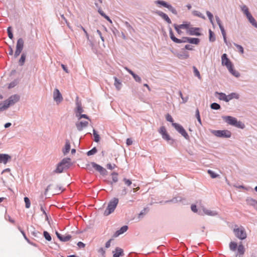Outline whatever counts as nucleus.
Masks as SVG:
<instances>
[{"label": "nucleus", "mask_w": 257, "mask_h": 257, "mask_svg": "<svg viewBox=\"0 0 257 257\" xmlns=\"http://www.w3.org/2000/svg\"><path fill=\"white\" fill-rule=\"evenodd\" d=\"M166 120L168 121H169L170 122H172V124L173 123H174V120H173V118H172V116L169 114V113H167L166 114Z\"/></svg>", "instance_id": "nucleus-54"}, {"label": "nucleus", "mask_w": 257, "mask_h": 257, "mask_svg": "<svg viewBox=\"0 0 257 257\" xmlns=\"http://www.w3.org/2000/svg\"><path fill=\"white\" fill-rule=\"evenodd\" d=\"M193 72H194L195 76H196L199 79H200L201 78V75H200V72L198 71V70L195 66H193Z\"/></svg>", "instance_id": "nucleus-50"}, {"label": "nucleus", "mask_w": 257, "mask_h": 257, "mask_svg": "<svg viewBox=\"0 0 257 257\" xmlns=\"http://www.w3.org/2000/svg\"><path fill=\"white\" fill-rule=\"evenodd\" d=\"M210 108L214 110H219L221 109V106L216 102H213L210 104Z\"/></svg>", "instance_id": "nucleus-37"}, {"label": "nucleus", "mask_w": 257, "mask_h": 257, "mask_svg": "<svg viewBox=\"0 0 257 257\" xmlns=\"http://www.w3.org/2000/svg\"><path fill=\"white\" fill-rule=\"evenodd\" d=\"M132 76L136 82L139 83L141 82L142 79L139 75H138L136 73H134Z\"/></svg>", "instance_id": "nucleus-52"}, {"label": "nucleus", "mask_w": 257, "mask_h": 257, "mask_svg": "<svg viewBox=\"0 0 257 257\" xmlns=\"http://www.w3.org/2000/svg\"><path fill=\"white\" fill-rule=\"evenodd\" d=\"M71 165L70 158H64L57 165L56 168L53 171V173H61L64 170L68 169Z\"/></svg>", "instance_id": "nucleus-1"}, {"label": "nucleus", "mask_w": 257, "mask_h": 257, "mask_svg": "<svg viewBox=\"0 0 257 257\" xmlns=\"http://www.w3.org/2000/svg\"><path fill=\"white\" fill-rule=\"evenodd\" d=\"M191 210L195 213L198 212V209L197 208V206L195 204H192L191 206Z\"/></svg>", "instance_id": "nucleus-62"}, {"label": "nucleus", "mask_w": 257, "mask_h": 257, "mask_svg": "<svg viewBox=\"0 0 257 257\" xmlns=\"http://www.w3.org/2000/svg\"><path fill=\"white\" fill-rule=\"evenodd\" d=\"M18 84V81L17 79L14 80L9 83L8 86L9 89H11L15 87Z\"/></svg>", "instance_id": "nucleus-45"}, {"label": "nucleus", "mask_w": 257, "mask_h": 257, "mask_svg": "<svg viewBox=\"0 0 257 257\" xmlns=\"http://www.w3.org/2000/svg\"><path fill=\"white\" fill-rule=\"evenodd\" d=\"M12 159V157L7 154H0V164H7Z\"/></svg>", "instance_id": "nucleus-13"}, {"label": "nucleus", "mask_w": 257, "mask_h": 257, "mask_svg": "<svg viewBox=\"0 0 257 257\" xmlns=\"http://www.w3.org/2000/svg\"><path fill=\"white\" fill-rule=\"evenodd\" d=\"M249 22L255 28H257V22L251 14L246 17Z\"/></svg>", "instance_id": "nucleus-31"}, {"label": "nucleus", "mask_w": 257, "mask_h": 257, "mask_svg": "<svg viewBox=\"0 0 257 257\" xmlns=\"http://www.w3.org/2000/svg\"><path fill=\"white\" fill-rule=\"evenodd\" d=\"M238 252L239 254L242 255L244 253L245 249L242 244H240L237 247Z\"/></svg>", "instance_id": "nucleus-36"}, {"label": "nucleus", "mask_w": 257, "mask_h": 257, "mask_svg": "<svg viewBox=\"0 0 257 257\" xmlns=\"http://www.w3.org/2000/svg\"><path fill=\"white\" fill-rule=\"evenodd\" d=\"M43 236L47 241H51L52 240L51 235L47 231L45 230L43 231Z\"/></svg>", "instance_id": "nucleus-35"}, {"label": "nucleus", "mask_w": 257, "mask_h": 257, "mask_svg": "<svg viewBox=\"0 0 257 257\" xmlns=\"http://www.w3.org/2000/svg\"><path fill=\"white\" fill-rule=\"evenodd\" d=\"M225 66L227 67L229 72L232 75L236 77H238L240 76V73L234 69L233 65L232 64V63L228 64V65H226Z\"/></svg>", "instance_id": "nucleus-19"}, {"label": "nucleus", "mask_w": 257, "mask_h": 257, "mask_svg": "<svg viewBox=\"0 0 257 257\" xmlns=\"http://www.w3.org/2000/svg\"><path fill=\"white\" fill-rule=\"evenodd\" d=\"M22 50L23 49H16L14 54L15 58H17L21 53Z\"/></svg>", "instance_id": "nucleus-63"}, {"label": "nucleus", "mask_w": 257, "mask_h": 257, "mask_svg": "<svg viewBox=\"0 0 257 257\" xmlns=\"http://www.w3.org/2000/svg\"><path fill=\"white\" fill-rule=\"evenodd\" d=\"M98 13L101 15V16L103 17L109 22H110V23H112V21H111V19L107 16H106L101 9L98 10Z\"/></svg>", "instance_id": "nucleus-43"}, {"label": "nucleus", "mask_w": 257, "mask_h": 257, "mask_svg": "<svg viewBox=\"0 0 257 257\" xmlns=\"http://www.w3.org/2000/svg\"><path fill=\"white\" fill-rule=\"evenodd\" d=\"M76 109L75 110V113L76 116L78 117V115L80 114L84 111V110L81 106V103L78 100V97H77L76 99Z\"/></svg>", "instance_id": "nucleus-14"}, {"label": "nucleus", "mask_w": 257, "mask_h": 257, "mask_svg": "<svg viewBox=\"0 0 257 257\" xmlns=\"http://www.w3.org/2000/svg\"><path fill=\"white\" fill-rule=\"evenodd\" d=\"M158 132L162 135V138L166 141L169 144L173 145L175 143V140L172 139L168 134L165 126H161Z\"/></svg>", "instance_id": "nucleus-7"}, {"label": "nucleus", "mask_w": 257, "mask_h": 257, "mask_svg": "<svg viewBox=\"0 0 257 257\" xmlns=\"http://www.w3.org/2000/svg\"><path fill=\"white\" fill-rule=\"evenodd\" d=\"M171 52L180 59H185L189 57L187 51L185 49H171Z\"/></svg>", "instance_id": "nucleus-8"}, {"label": "nucleus", "mask_w": 257, "mask_h": 257, "mask_svg": "<svg viewBox=\"0 0 257 257\" xmlns=\"http://www.w3.org/2000/svg\"><path fill=\"white\" fill-rule=\"evenodd\" d=\"M149 209L148 207L144 208L139 213V218H141L144 217L149 211Z\"/></svg>", "instance_id": "nucleus-38"}, {"label": "nucleus", "mask_w": 257, "mask_h": 257, "mask_svg": "<svg viewBox=\"0 0 257 257\" xmlns=\"http://www.w3.org/2000/svg\"><path fill=\"white\" fill-rule=\"evenodd\" d=\"M190 26L191 24L190 23H184L182 24L179 25V28H181L182 29H185L187 31V34H188Z\"/></svg>", "instance_id": "nucleus-30"}, {"label": "nucleus", "mask_w": 257, "mask_h": 257, "mask_svg": "<svg viewBox=\"0 0 257 257\" xmlns=\"http://www.w3.org/2000/svg\"><path fill=\"white\" fill-rule=\"evenodd\" d=\"M53 98L54 100L57 102L59 103L63 100V97L61 93L58 89L55 88L53 92Z\"/></svg>", "instance_id": "nucleus-12"}, {"label": "nucleus", "mask_w": 257, "mask_h": 257, "mask_svg": "<svg viewBox=\"0 0 257 257\" xmlns=\"http://www.w3.org/2000/svg\"><path fill=\"white\" fill-rule=\"evenodd\" d=\"M24 46V40L22 38H20L17 42L16 48H23Z\"/></svg>", "instance_id": "nucleus-44"}, {"label": "nucleus", "mask_w": 257, "mask_h": 257, "mask_svg": "<svg viewBox=\"0 0 257 257\" xmlns=\"http://www.w3.org/2000/svg\"><path fill=\"white\" fill-rule=\"evenodd\" d=\"M239 98V95L236 92H232L227 95V102H229L232 99H238Z\"/></svg>", "instance_id": "nucleus-25"}, {"label": "nucleus", "mask_w": 257, "mask_h": 257, "mask_svg": "<svg viewBox=\"0 0 257 257\" xmlns=\"http://www.w3.org/2000/svg\"><path fill=\"white\" fill-rule=\"evenodd\" d=\"M97 152V149L96 147H93L92 149L88 151L86 154L87 156H90L95 154Z\"/></svg>", "instance_id": "nucleus-42"}, {"label": "nucleus", "mask_w": 257, "mask_h": 257, "mask_svg": "<svg viewBox=\"0 0 257 257\" xmlns=\"http://www.w3.org/2000/svg\"><path fill=\"white\" fill-rule=\"evenodd\" d=\"M9 108L5 101L3 103H0V112L4 111Z\"/></svg>", "instance_id": "nucleus-40"}, {"label": "nucleus", "mask_w": 257, "mask_h": 257, "mask_svg": "<svg viewBox=\"0 0 257 257\" xmlns=\"http://www.w3.org/2000/svg\"><path fill=\"white\" fill-rule=\"evenodd\" d=\"M172 125L185 139L187 140H189L190 137L188 134L181 124L177 123H173Z\"/></svg>", "instance_id": "nucleus-9"}, {"label": "nucleus", "mask_w": 257, "mask_h": 257, "mask_svg": "<svg viewBox=\"0 0 257 257\" xmlns=\"http://www.w3.org/2000/svg\"><path fill=\"white\" fill-rule=\"evenodd\" d=\"M206 14L211 23H213V15L209 11L206 12Z\"/></svg>", "instance_id": "nucleus-58"}, {"label": "nucleus", "mask_w": 257, "mask_h": 257, "mask_svg": "<svg viewBox=\"0 0 257 257\" xmlns=\"http://www.w3.org/2000/svg\"><path fill=\"white\" fill-rule=\"evenodd\" d=\"M187 34L190 35L200 36V29L199 28L192 27L191 26Z\"/></svg>", "instance_id": "nucleus-17"}, {"label": "nucleus", "mask_w": 257, "mask_h": 257, "mask_svg": "<svg viewBox=\"0 0 257 257\" xmlns=\"http://www.w3.org/2000/svg\"><path fill=\"white\" fill-rule=\"evenodd\" d=\"M18 229L20 231V232L22 233V234H23L24 238L25 239V240L28 242H29L30 241V239L27 237V236H26V234L25 233V232H24V231L23 230H22L20 227H18Z\"/></svg>", "instance_id": "nucleus-53"}, {"label": "nucleus", "mask_w": 257, "mask_h": 257, "mask_svg": "<svg viewBox=\"0 0 257 257\" xmlns=\"http://www.w3.org/2000/svg\"><path fill=\"white\" fill-rule=\"evenodd\" d=\"M156 3L158 4H160L163 6L164 7L168 8L173 14H177L176 10L171 5L167 4L165 2L163 1H158L156 2Z\"/></svg>", "instance_id": "nucleus-18"}, {"label": "nucleus", "mask_w": 257, "mask_h": 257, "mask_svg": "<svg viewBox=\"0 0 257 257\" xmlns=\"http://www.w3.org/2000/svg\"><path fill=\"white\" fill-rule=\"evenodd\" d=\"M159 15L161 16L163 19H164L166 21H167L169 24L171 23V21L169 18V17L165 13L163 12H159Z\"/></svg>", "instance_id": "nucleus-34"}, {"label": "nucleus", "mask_w": 257, "mask_h": 257, "mask_svg": "<svg viewBox=\"0 0 257 257\" xmlns=\"http://www.w3.org/2000/svg\"><path fill=\"white\" fill-rule=\"evenodd\" d=\"M174 28L175 30L177 31L178 34L181 35L182 33V32L181 31V28H179L178 25H174Z\"/></svg>", "instance_id": "nucleus-57"}, {"label": "nucleus", "mask_w": 257, "mask_h": 257, "mask_svg": "<svg viewBox=\"0 0 257 257\" xmlns=\"http://www.w3.org/2000/svg\"><path fill=\"white\" fill-rule=\"evenodd\" d=\"M209 39L210 41H214L215 40V36L213 32L211 30H209Z\"/></svg>", "instance_id": "nucleus-55"}, {"label": "nucleus", "mask_w": 257, "mask_h": 257, "mask_svg": "<svg viewBox=\"0 0 257 257\" xmlns=\"http://www.w3.org/2000/svg\"><path fill=\"white\" fill-rule=\"evenodd\" d=\"M216 94L218 95V99L221 100H223L227 102V95L223 92H215Z\"/></svg>", "instance_id": "nucleus-29"}, {"label": "nucleus", "mask_w": 257, "mask_h": 257, "mask_svg": "<svg viewBox=\"0 0 257 257\" xmlns=\"http://www.w3.org/2000/svg\"><path fill=\"white\" fill-rule=\"evenodd\" d=\"M30 228H32L33 230V231H31V234L34 236V237H38V234H40V233L39 232V231H36L35 230V227L33 226V225H31L30 226Z\"/></svg>", "instance_id": "nucleus-51"}, {"label": "nucleus", "mask_w": 257, "mask_h": 257, "mask_svg": "<svg viewBox=\"0 0 257 257\" xmlns=\"http://www.w3.org/2000/svg\"><path fill=\"white\" fill-rule=\"evenodd\" d=\"M222 119L228 124L235 126L237 128L243 129L245 124L240 121H238L237 118L231 116H222Z\"/></svg>", "instance_id": "nucleus-3"}, {"label": "nucleus", "mask_w": 257, "mask_h": 257, "mask_svg": "<svg viewBox=\"0 0 257 257\" xmlns=\"http://www.w3.org/2000/svg\"><path fill=\"white\" fill-rule=\"evenodd\" d=\"M20 100V96L18 94L12 95L10 96L7 99L5 100L7 104L10 107L11 106L13 105Z\"/></svg>", "instance_id": "nucleus-11"}, {"label": "nucleus", "mask_w": 257, "mask_h": 257, "mask_svg": "<svg viewBox=\"0 0 257 257\" xmlns=\"http://www.w3.org/2000/svg\"><path fill=\"white\" fill-rule=\"evenodd\" d=\"M170 36L171 40L176 43L188 42L191 44H198L200 40L198 38L183 37L182 39L176 38L172 31L170 32Z\"/></svg>", "instance_id": "nucleus-2"}, {"label": "nucleus", "mask_w": 257, "mask_h": 257, "mask_svg": "<svg viewBox=\"0 0 257 257\" xmlns=\"http://www.w3.org/2000/svg\"><path fill=\"white\" fill-rule=\"evenodd\" d=\"M248 203L253 206L255 209L257 210V201L254 199L250 198V199H248Z\"/></svg>", "instance_id": "nucleus-33"}, {"label": "nucleus", "mask_w": 257, "mask_h": 257, "mask_svg": "<svg viewBox=\"0 0 257 257\" xmlns=\"http://www.w3.org/2000/svg\"><path fill=\"white\" fill-rule=\"evenodd\" d=\"M123 181H124L125 184L128 186H130L132 184V181L131 180L125 178H123Z\"/></svg>", "instance_id": "nucleus-59"}, {"label": "nucleus", "mask_w": 257, "mask_h": 257, "mask_svg": "<svg viewBox=\"0 0 257 257\" xmlns=\"http://www.w3.org/2000/svg\"><path fill=\"white\" fill-rule=\"evenodd\" d=\"M78 119H80L82 118H85V119H89V118L88 117V116L85 114H79L78 115Z\"/></svg>", "instance_id": "nucleus-60"}, {"label": "nucleus", "mask_w": 257, "mask_h": 257, "mask_svg": "<svg viewBox=\"0 0 257 257\" xmlns=\"http://www.w3.org/2000/svg\"><path fill=\"white\" fill-rule=\"evenodd\" d=\"M112 181H108V183L112 186L113 184L116 183L118 181V173L115 172H113L111 173Z\"/></svg>", "instance_id": "nucleus-27"}, {"label": "nucleus", "mask_w": 257, "mask_h": 257, "mask_svg": "<svg viewBox=\"0 0 257 257\" xmlns=\"http://www.w3.org/2000/svg\"><path fill=\"white\" fill-rule=\"evenodd\" d=\"M26 55L25 53H23L21 56V58L19 61V64L20 66H22L24 65L26 61Z\"/></svg>", "instance_id": "nucleus-32"}, {"label": "nucleus", "mask_w": 257, "mask_h": 257, "mask_svg": "<svg viewBox=\"0 0 257 257\" xmlns=\"http://www.w3.org/2000/svg\"><path fill=\"white\" fill-rule=\"evenodd\" d=\"M24 201L25 202V207L26 208H29L31 205V202L29 198L27 197H24Z\"/></svg>", "instance_id": "nucleus-49"}, {"label": "nucleus", "mask_w": 257, "mask_h": 257, "mask_svg": "<svg viewBox=\"0 0 257 257\" xmlns=\"http://www.w3.org/2000/svg\"><path fill=\"white\" fill-rule=\"evenodd\" d=\"M112 253L113 257H120L124 255L123 250L119 247H116Z\"/></svg>", "instance_id": "nucleus-20"}, {"label": "nucleus", "mask_w": 257, "mask_h": 257, "mask_svg": "<svg viewBox=\"0 0 257 257\" xmlns=\"http://www.w3.org/2000/svg\"><path fill=\"white\" fill-rule=\"evenodd\" d=\"M195 116H196L198 122L201 125L202 122H201V117L200 115L199 109L198 108L196 109V111H195Z\"/></svg>", "instance_id": "nucleus-47"}, {"label": "nucleus", "mask_w": 257, "mask_h": 257, "mask_svg": "<svg viewBox=\"0 0 257 257\" xmlns=\"http://www.w3.org/2000/svg\"><path fill=\"white\" fill-rule=\"evenodd\" d=\"M98 252L100 253L103 256L105 257V250L103 247H100Z\"/></svg>", "instance_id": "nucleus-61"}, {"label": "nucleus", "mask_w": 257, "mask_h": 257, "mask_svg": "<svg viewBox=\"0 0 257 257\" xmlns=\"http://www.w3.org/2000/svg\"><path fill=\"white\" fill-rule=\"evenodd\" d=\"M7 31H8L9 37L11 39H12L13 38V35L12 31V28L11 27H8Z\"/></svg>", "instance_id": "nucleus-56"}, {"label": "nucleus", "mask_w": 257, "mask_h": 257, "mask_svg": "<svg viewBox=\"0 0 257 257\" xmlns=\"http://www.w3.org/2000/svg\"><path fill=\"white\" fill-rule=\"evenodd\" d=\"M182 199H182V197H181V196H177V197H173L171 200H169L166 201L165 203L172 202V203H177V202H181L182 200Z\"/></svg>", "instance_id": "nucleus-28"}, {"label": "nucleus", "mask_w": 257, "mask_h": 257, "mask_svg": "<svg viewBox=\"0 0 257 257\" xmlns=\"http://www.w3.org/2000/svg\"><path fill=\"white\" fill-rule=\"evenodd\" d=\"M90 165L92 166V168H93L96 171L98 172L102 175H106L107 171L106 170L101 166L100 165L96 164L95 162H91L90 164L87 165V168L91 171V169L88 167H90Z\"/></svg>", "instance_id": "nucleus-10"}, {"label": "nucleus", "mask_w": 257, "mask_h": 257, "mask_svg": "<svg viewBox=\"0 0 257 257\" xmlns=\"http://www.w3.org/2000/svg\"><path fill=\"white\" fill-rule=\"evenodd\" d=\"M128 227L127 225H123L120 227V228L117 230L113 234V237H116L119 235L123 234L127 231Z\"/></svg>", "instance_id": "nucleus-21"}, {"label": "nucleus", "mask_w": 257, "mask_h": 257, "mask_svg": "<svg viewBox=\"0 0 257 257\" xmlns=\"http://www.w3.org/2000/svg\"><path fill=\"white\" fill-rule=\"evenodd\" d=\"M93 134L94 136V141L98 143L100 141V137L95 129L93 130Z\"/></svg>", "instance_id": "nucleus-39"}, {"label": "nucleus", "mask_w": 257, "mask_h": 257, "mask_svg": "<svg viewBox=\"0 0 257 257\" xmlns=\"http://www.w3.org/2000/svg\"><path fill=\"white\" fill-rule=\"evenodd\" d=\"M118 203V199L117 198H113L111 200L108 204L107 207L104 212V215L107 216L112 213L115 210Z\"/></svg>", "instance_id": "nucleus-4"}, {"label": "nucleus", "mask_w": 257, "mask_h": 257, "mask_svg": "<svg viewBox=\"0 0 257 257\" xmlns=\"http://www.w3.org/2000/svg\"><path fill=\"white\" fill-rule=\"evenodd\" d=\"M203 213L201 212V210H199L198 212V214L202 215L203 214H206L209 216H216L217 215V213L215 211H211L210 210H208L206 208H203L202 209Z\"/></svg>", "instance_id": "nucleus-16"}, {"label": "nucleus", "mask_w": 257, "mask_h": 257, "mask_svg": "<svg viewBox=\"0 0 257 257\" xmlns=\"http://www.w3.org/2000/svg\"><path fill=\"white\" fill-rule=\"evenodd\" d=\"M241 10L246 17H247L248 15L251 14L248 11V8L245 5H244L241 7Z\"/></svg>", "instance_id": "nucleus-46"}, {"label": "nucleus", "mask_w": 257, "mask_h": 257, "mask_svg": "<svg viewBox=\"0 0 257 257\" xmlns=\"http://www.w3.org/2000/svg\"><path fill=\"white\" fill-rule=\"evenodd\" d=\"M113 79L114 80V85L115 86L117 90H119L122 86L121 80L115 76L113 77Z\"/></svg>", "instance_id": "nucleus-24"}, {"label": "nucleus", "mask_w": 257, "mask_h": 257, "mask_svg": "<svg viewBox=\"0 0 257 257\" xmlns=\"http://www.w3.org/2000/svg\"><path fill=\"white\" fill-rule=\"evenodd\" d=\"M126 144L127 146H131L133 144V141L131 138H127L126 139Z\"/></svg>", "instance_id": "nucleus-64"}, {"label": "nucleus", "mask_w": 257, "mask_h": 257, "mask_svg": "<svg viewBox=\"0 0 257 257\" xmlns=\"http://www.w3.org/2000/svg\"><path fill=\"white\" fill-rule=\"evenodd\" d=\"M207 172L210 175V177L213 179L216 178L219 176V175L216 174L214 171L211 170H208Z\"/></svg>", "instance_id": "nucleus-48"}, {"label": "nucleus", "mask_w": 257, "mask_h": 257, "mask_svg": "<svg viewBox=\"0 0 257 257\" xmlns=\"http://www.w3.org/2000/svg\"><path fill=\"white\" fill-rule=\"evenodd\" d=\"M235 236L240 240H244L246 238L247 235L244 228L241 226L239 227L235 225L233 229Z\"/></svg>", "instance_id": "nucleus-6"}, {"label": "nucleus", "mask_w": 257, "mask_h": 257, "mask_svg": "<svg viewBox=\"0 0 257 257\" xmlns=\"http://www.w3.org/2000/svg\"><path fill=\"white\" fill-rule=\"evenodd\" d=\"M88 124V121H84L76 123V126L78 131L80 132L83 130V128L86 127Z\"/></svg>", "instance_id": "nucleus-22"}, {"label": "nucleus", "mask_w": 257, "mask_h": 257, "mask_svg": "<svg viewBox=\"0 0 257 257\" xmlns=\"http://www.w3.org/2000/svg\"><path fill=\"white\" fill-rule=\"evenodd\" d=\"M210 132L212 134H213L215 136L220 138H230L231 137V132L227 130H210Z\"/></svg>", "instance_id": "nucleus-5"}, {"label": "nucleus", "mask_w": 257, "mask_h": 257, "mask_svg": "<svg viewBox=\"0 0 257 257\" xmlns=\"http://www.w3.org/2000/svg\"><path fill=\"white\" fill-rule=\"evenodd\" d=\"M237 247V243L234 241H231L229 243V248L232 251H235Z\"/></svg>", "instance_id": "nucleus-41"}, {"label": "nucleus", "mask_w": 257, "mask_h": 257, "mask_svg": "<svg viewBox=\"0 0 257 257\" xmlns=\"http://www.w3.org/2000/svg\"><path fill=\"white\" fill-rule=\"evenodd\" d=\"M70 144L68 140H66L65 141V145L64 149L62 150L63 153L64 155H66L68 153L70 150Z\"/></svg>", "instance_id": "nucleus-26"}, {"label": "nucleus", "mask_w": 257, "mask_h": 257, "mask_svg": "<svg viewBox=\"0 0 257 257\" xmlns=\"http://www.w3.org/2000/svg\"><path fill=\"white\" fill-rule=\"evenodd\" d=\"M56 235L57 237V238L61 241L63 242H66L69 241L72 237L71 235L70 234H67L66 235L64 236L63 235H62L60 233H59L58 231H56L55 232Z\"/></svg>", "instance_id": "nucleus-15"}, {"label": "nucleus", "mask_w": 257, "mask_h": 257, "mask_svg": "<svg viewBox=\"0 0 257 257\" xmlns=\"http://www.w3.org/2000/svg\"><path fill=\"white\" fill-rule=\"evenodd\" d=\"M221 63L222 65L223 66L228 65V64L232 63L230 59L228 58L227 54L225 53L221 56Z\"/></svg>", "instance_id": "nucleus-23"}]
</instances>
